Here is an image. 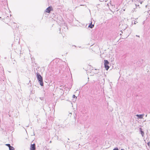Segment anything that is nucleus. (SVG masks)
I'll list each match as a JSON object with an SVG mask.
<instances>
[{"label":"nucleus","mask_w":150,"mask_h":150,"mask_svg":"<svg viewBox=\"0 0 150 150\" xmlns=\"http://www.w3.org/2000/svg\"><path fill=\"white\" fill-rule=\"evenodd\" d=\"M50 143H51V141H50Z\"/></svg>","instance_id":"23"},{"label":"nucleus","mask_w":150,"mask_h":150,"mask_svg":"<svg viewBox=\"0 0 150 150\" xmlns=\"http://www.w3.org/2000/svg\"><path fill=\"white\" fill-rule=\"evenodd\" d=\"M113 150H119L118 148L116 147L113 149Z\"/></svg>","instance_id":"11"},{"label":"nucleus","mask_w":150,"mask_h":150,"mask_svg":"<svg viewBox=\"0 0 150 150\" xmlns=\"http://www.w3.org/2000/svg\"><path fill=\"white\" fill-rule=\"evenodd\" d=\"M147 6L146 5V8Z\"/></svg>","instance_id":"21"},{"label":"nucleus","mask_w":150,"mask_h":150,"mask_svg":"<svg viewBox=\"0 0 150 150\" xmlns=\"http://www.w3.org/2000/svg\"><path fill=\"white\" fill-rule=\"evenodd\" d=\"M9 150H14V148L13 146H11L9 147Z\"/></svg>","instance_id":"8"},{"label":"nucleus","mask_w":150,"mask_h":150,"mask_svg":"<svg viewBox=\"0 0 150 150\" xmlns=\"http://www.w3.org/2000/svg\"><path fill=\"white\" fill-rule=\"evenodd\" d=\"M104 64L105 68L107 70H108L110 67L108 65V64H109V62L107 60H104Z\"/></svg>","instance_id":"2"},{"label":"nucleus","mask_w":150,"mask_h":150,"mask_svg":"<svg viewBox=\"0 0 150 150\" xmlns=\"http://www.w3.org/2000/svg\"><path fill=\"white\" fill-rule=\"evenodd\" d=\"M73 98H77V97H76V96H75V95H73Z\"/></svg>","instance_id":"12"},{"label":"nucleus","mask_w":150,"mask_h":150,"mask_svg":"<svg viewBox=\"0 0 150 150\" xmlns=\"http://www.w3.org/2000/svg\"><path fill=\"white\" fill-rule=\"evenodd\" d=\"M40 99L41 100H43V97H41V98L40 97Z\"/></svg>","instance_id":"13"},{"label":"nucleus","mask_w":150,"mask_h":150,"mask_svg":"<svg viewBox=\"0 0 150 150\" xmlns=\"http://www.w3.org/2000/svg\"><path fill=\"white\" fill-rule=\"evenodd\" d=\"M14 24H15V25H16V23H14Z\"/></svg>","instance_id":"19"},{"label":"nucleus","mask_w":150,"mask_h":150,"mask_svg":"<svg viewBox=\"0 0 150 150\" xmlns=\"http://www.w3.org/2000/svg\"><path fill=\"white\" fill-rule=\"evenodd\" d=\"M92 22H91V24L88 26V27L90 28H93L94 26V25L93 24H92Z\"/></svg>","instance_id":"6"},{"label":"nucleus","mask_w":150,"mask_h":150,"mask_svg":"<svg viewBox=\"0 0 150 150\" xmlns=\"http://www.w3.org/2000/svg\"><path fill=\"white\" fill-rule=\"evenodd\" d=\"M109 4H110L111 5V1H110V3H109Z\"/></svg>","instance_id":"16"},{"label":"nucleus","mask_w":150,"mask_h":150,"mask_svg":"<svg viewBox=\"0 0 150 150\" xmlns=\"http://www.w3.org/2000/svg\"><path fill=\"white\" fill-rule=\"evenodd\" d=\"M6 145L8 146V147L11 146L10 144H6Z\"/></svg>","instance_id":"10"},{"label":"nucleus","mask_w":150,"mask_h":150,"mask_svg":"<svg viewBox=\"0 0 150 150\" xmlns=\"http://www.w3.org/2000/svg\"><path fill=\"white\" fill-rule=\"evenodd\" d=\"M147 144L149 146V144H150V142H149L148 143H147Z\"/></svg>","instance_id":"15"},{"label":"nucleus","mask_w":150,"mask_h":150,"mask_svg":"<svg viewBox=\"0 0 150 150\" xmlns=\"http://www.w3.org/2000/svg\"><path fill=\"white\" fill-rule=\"evenodd\" d=\"M147 115H146V117H147Z\"/></svg>","instance_id":"22"},{"label":"nucleus","mask_w":150,"mask_h":150,"mask_svg":"<svg viewBox=\"0 0 150 150\" xmlns=\"http://www.w3.org/2000/svg\"><path fill=\"white\" fill-rule=\"evenodd\" d=\"M140 132H141V134H142V136L143 137L144 135V132L142 130V129L141 128H140Z\"/></svg>","instance_id":"7"},{"label":"nucleus","mask_w":150,"mask_h":150,"mask_svg":"<svg viewBox=\"0 0 150 150\" xmlns=\"http://www.w3.org/2000/svg\"><path fill=\"white\" fill-rule=\"evenodd\" d=\"M107 6H109L108 4H107Z\"/></svg>","instance_id":"20"},{"label":"nucleus","mask_w":150,"mask_h":150,"mask_svg":"<svg viewBox=\"0 0 150 150\" xmlns=\"http://www.w3.org/2000/svg\"><path fill=\"white\" fill-rule=\"evenodd\" d=\"M52 10L53 9L52 8V7L51 6H50L46 9L45 10V12L49 13L51 11H52Z\"/></svg>","instance_id":"3"},{"label":"nucleus","mask_w":150,"mask_h":150,"mask_svg":"<svg viewBox=\"0 0 150 150\" xmlns=\"http://www.w3.org/2000/svg\"><path fill=\"white\" fill-rule=\"evenodd\" d=\"M100 1H104L105 0H99ZM106 0L105 1H106Z\"/></svg>","instance_id":"14"},{"label":"nucleus","mask_w":150,"mask_h":150,"mask_svg":"<svg viewBox=\"0 0 150 150\" xmlns=\"http://www.w3.org/2000/svg\"><path fill=\"white\" fill-rule=\"evenodd\" d=\"M121 150H124V149H121Z\"/></svg>","instance_id":"18"},{"label":"nucleus","mask_w":150,"mask_h":150,"mask_svg":"<svg viewBox=\"0 0 150 150\" xmlns=\"http://www.w3.org/2000/svg\"><path fill=\"white\" fill-rule=\"evenodd\" d=\"M136 36L138 37H139V35H136Z\"/></svg>","instance_id":"17"},{"label":"nucleus","mask_w":150,"mask_h":150,"mask_svg":"<svg viewBox=\"0 0 150 150\" xmlns=\"http://www.w3.org/2000/svg\"><path fill=\"white\" fill-rule=\"evenodd\" d=\"M36 76L38 80L40 83V85L42 86H43V83L42 77L40 75V74L38 73H36Z\"/></svg>","instance_id":"1"},{"label":"nucleus","mask_w":150,"mask_h":150,"mask_svg":"<svg viewBox=\"0 0 150 150\" xmlns=\"http://www.w3.org/2000/svg\"><path fill=\"white\" fill-rule=\"evenodd\" d=\"M35 144H31L30 147V150H35Z\"/></svg>","instance_id":"4"},{"label":"nucleus","mask_w":150,"mask_h":150,"mask_svg":"<svg viewBox=\"0 0 150 150\" xmlns=\"http://www.w3.org/2000/svg\"><path fill=\"white\" fill-rule=\"evenodd\" d=\"M137 116L140 119L142 118L143 117L144 115H137Z\"/></svg>","instance_id":"5"},{"label":"nucleus","mask_w":150,"mask_h":150,"mask_svg":"<svg viewBox=\"0 0 150 150\" xmlns=\"http://www.w3.org/2000/svg\"><path fill=\"white\" fill-rule=\"evenodd\" d=\"M138 1V0H137ZM144 0H138V1L141 4H142V2H143Z\"/></svg>","instance_id":"9"}]
</instances>
